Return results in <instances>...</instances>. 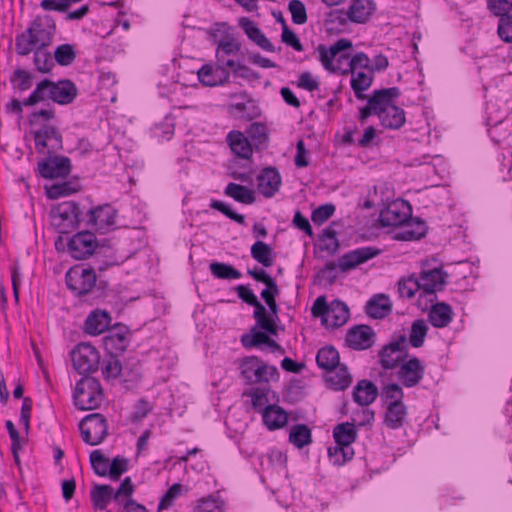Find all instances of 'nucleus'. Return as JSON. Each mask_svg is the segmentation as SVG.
I'll return each instance as SVG.
<instances>
[{
  "label": "nucleus",
  "mask_w": 512,
  "mask_h": 512,
  "mask_svg": "<svg viewBox=\"0 0 512 512\" xmlns=\"http://www.w3.org/2000/svg\"><path fill=\"white\" fill-rule=\"evenodd\" d=\"M498 35L506 43H512V15L499 18Z\"/></svg>",
  "instance_id": "63"
},
{
  "label": "nucleus",
  "mask_w": 512,
  "mask_h": 512,
  "mask_svg": "<svg viewBox=\"0 0 512 512\" xmlns=\"http://www.w3.org/2000/svg\"><path fill=\"white\" fill-rule=\"evenodd\" d=\"M96 237L91 232H79L68 242V250L75 259H85L96 250Z\"/></svg>",
  "instance_id": "17"
},
{
  "label": "nucleus",
  "mask_w": 512,
  "mask_h": 512,
  "mask_svg": "<svg viewBox=\"0 0 512 512\" xmlns=\"http://www.w3.org/2000/svg\"><path fill=\"white\" fill-rule=\"evenodd\" d=\"M263 422L270 429L275 430L283 427L288 421V414L277 405H268L263 410Z\"/></svg>",
  "instance_id": "33"
},
{
  "label": "nucleus",
  "mask_w": 512,
  "mask_h": 512,
  "mask_svg": "<svg viewBox=\"0 0 512 512\" xmlns=\"http://www.w3.org/2000/svg\"><path fill=\"white\" fill-rule=\"evenodd\" d=\"M239 369L247 384L268 382L270 378L278 375L276 367L267 365L257 356L245 357Z\"/></svg>",
  "instance_id": "7"
},
{
  "label": "nucleus",
  "mask_w": 512,
  "mask_h": 512,
  "mask_svg": "<svg viewBox=\"0 0 512 512\" xmlns=\"http://www.w3.org/2000/svg\"><path fill=\"white\" fill-rule=\"evenodd\" d=\"M417 291L422 292L421 284L419 283V277L410 275L402 278L398 282V292L402 298H412Z\"/></svg>",
  "instance_id": "48"
},
{
  "label": "nucleus",
  "mask_w": 512,
  "mask_h": 512,
  "mask_svg": "<svg viewBox=\"0 0 512 512\" xmlns=\"http://www.w3.org/2000/svg\"><path fill=\"white\" fill-rule=\"evenodd\" d=\"M333 437L338 445L335 447V454L341 452L343 455V461L339 462L338 459H335V463L342 464L347 459H351L353 452L350 450L349 446L356 440L357 431L355 429V424L350 422H345L338 424L333 430Z\"/></svg>",
  "instance_id": "14"
},
{
  "label": "nucleus",
  "mask_w": 512,
  "mask_h": 512,
  "mask_svg": "<svg viewBox=\"0 0 512 512\" xmlns=\"http://www.w3.org/2000/svg\"><path fill=\"white\" fill-rule=\"evenodd\" d=\"M351 75V88L353 89L356 98L359 100L366 99L367 97L364 94V91L372 85L373 73L371 71H354V74Z\"/></svg>",
  "instance_id": "36"
},
{
  "label": "nucleus",
  "mask_w": 512,
  "mask_h": 512,
  "mask_svg": "<svg viewBox=\"0 0 512 512\" xmlns=\"http://www.w3.org/2000/svg\"><path fill=\"white\" fill-rule=\"evenodd\" d=\"M60 135V133L53 126L44 125L39 130L33 132V137L35 141V147L38 153H45V142L53 137Z\"/></svg>",
  "instance_id": "49"
},
{
  "label": "nucleus",
  "mask_w": 512,
  "mask_h": 512,
  "mask_svg": "<svg viewBox=\"0 0 512 512\" xmlns=\"http://www.w3.org/2000/svg\"><path fill=\"white\" fill-rule=\"evenodd\" d=\"M90 497L96 510H105L113 499V488L110 485H95L91 490Z\"/></svg>",
  "instance_id": "38"
},
{
  "label": "nucleus",
  "mask_w": 512,
  "mask_h": 512,
  "mask_svg": "<svg viewBox=\"0 0 512 512\" xmlns=\"http://www.w3.org/2000/svg\"><path fill=\"white\" fill-rule=\"evenodd\" d=\"M40 175L47 179L66 177L71 171V161L65 156H55L38 165Z\"/></svg>",
  "instance_id": "18"
},
{
  "label": "nucleus",
  "mask_w": 512,
  "mask_h": 512,
  "mask_svg": "<svg viewBox=\"0 0 512 512\" xmlns=\"http://www.w3.org/2000/svg\"><path fill=\"white\" fill-rule=\"evenodd\" d=\"M210 271L219 279H239L241 277L240 271L232 265L221 262H212L210 264Z\"/></svg>",
  "instance_id": "50"
},
{
  "label": "nucleus",
  "mask_w": 512,
  "mask_h": 512,
  "mask_svg": "<svg viewBox=\"0 0 512 512\" xmlns=\"http://www.w3.org/2000/svg\"><path fill=\"white\" fill-rule=\"evenodd\" d=\"M289 441L295 447L303 448L312 442L311 430L305 424H296L290 430Z\"/></svg>",
  "instance_id": "42"
},
{
  "label": "nucleus",
  "mask_w": 512,
  "mask_h": 512,
  "mask_svg": "<svg viewBox=\"0 0 512 512\" xmlns=\"http://www.w3.org/2000/svg\"><path fill=\"white\" fill-rule=\"evenodd\" d=\"M111 323V317L105 310L92 311L85 320V332L89 335L97 336L108 329Z\"/></svg>",
  "instance_id": "27"
},
{
  "label": "nucleus",
  "mask_w": 512,
  "mask_h": 512,
  "mask_svg": "<svg viewBox=\"0 0 512 512\" xmlns=\"http://www.w3.org/2000/svg\"><path fill=\"white\" fill-rule=\"evenodd\" d=\"M131 332L129 328L122 324H117L103 339L106 351L110 355L118 356L123 354L130 344Z\"/></svg>",
  "instance_id": "16"
},
{
  "label": "nucleus",
  "mask_w": 512,
  "mask_h": 512,
  "mask_svg": "<svg viewBox=\"0 0 512 512\" xmlns=\"http://www.w3.org/2000/svg\"><path fill=\"white\" fill-rule=\"evenodd\" d=\"M76 58V51L71 44H61L54 51V59L61 66L71 65Z\"/></svg>",
  "instance_id": "51"
},
{
  "label": "nucleus",
  "mask_w": 512,
  "mask_h": 512,
  "mask_svg": "<svg viewBox=\"0 0 512 512\" xmlns=\"http://www.w3.org/2000/svg\"><path fill=\"white\" fill-rule=\"evenodd\" d=\"M95 283L96 274L93 268L76 265L66 273V285L76 296L91 292Z\"/></svg>",
  "instance_id": "8"
},
{
  "label": "nucleus",
  "mask_w": 512,
  "mask_h": 512,
  "mask_svg": "<svg viewBox=\"0 0 512 512\" xmlns=\"http://www.w3.org/2000/svg\"><path fill=\"white\" fill-rule=\"evenodd\" d=\"M258 189L265 197H272L281 186V176L276 168L267 167L257 176Z\"/></svg>",
  "instance_id": "22"
},
{
  "label": "nucleus",
  "mask_w": 512,
  "mask_h": 512,
  "mask_svg": "<svg viewBox=\"0 0 512 512\" xmlns=\"http://www.w3.org/2000/svg\"><path fill=\"white\" fill-rule=\"evenodd\" d=\"M339 353L333 346L321 348L316 355L317 365L326 371H332L339 362Z\"/></svg>",
  "instance_id": "37"
},
{
  "label": "nucleus",
  "mask_w": 512,
  "mask_h": 512,
  "mask_svg": "<svg viewBox=\"0 0 512 512\" xmlns=\"http://www.w3.org/2000/svg\"><path fill=\"white\" fill-rule=\"evenodd\" d=\"M34 52V64L38 71L42 73L50 72L54 66L52 56L45 48H36Z\"/></svg>",
  "instance_id": "52"
},
{
  "label": "nucleus",
  "mask_w": 512,
  "mask_h": 512,
  "mask_svg": "<svg viewBox=\"0 0 512 512\" xmlns=\"http://www.w3.org/2000/svg\"><path fill=\"white\" fill-rule=\"evenodd\" d=\"M392 311V302L385 294L374 295L366 304L365 312L374 319H382Z\"/></svg>",
  "instance_id": "29"
},
{
  "label": "nucleus",
  "mask_w": 512,
  "mask_h": 512,
  "mask_svg": "<svg viewBox=\"0 0 512 512\" xmlns=\"http://www.w3.org/2000/svg\"><path fill=\"white\" fill-rule=\"evenodd\" d=\"M134 492V485L132 483V480L130 477H126L118 489L114 492L113 491V500L122 503L123 498L131 499V496Z\"/></svg>",
  "instance_id": "62"
},
{
  "label": "nucleus",
  "mask_w": 512,
  "mask_h": 512,
  "mask_svg": "<svg viewBox=\"0 0 512 512\" xmlns=\"http://www.w3.org/2000/svg\"><path fill=\"white\" fill-rule=\"evenodd\" d=\"M377 386L370 380H360L353 389V400L360 406H369L378 396Z\"/></svg>",
  "instance_id": "28"
},
{
  "label": "nucleus",
  "mask_w": 512,
  "mask_h": 512,
  "mask_svg": "<svg viewBox=\"0 0 512 512\" xmlns=\"http://www.w3.org/2000/svg\"><path fill=\"white\" fill-rule=\"evenodd\" d=\"M400 96V90L397 87L384 88L373 91L367 98V105L359 109V121L364 122L371 115L385 113L394 101Z\"/></svg>",
  "instance_id": "5"
},
{
  "label": "nucleus",
  "mask_w": 512,
  "mask_h": 512,
  "mask_svg": "<svg viewBox=\"0 0 512 512\" xmlns=\"http://www.w3.org/2000/svg\"><path fill=\"white\" fill-rule=\"evenodd\" d=\"M379 120L385 128L399 129L405 123V112L402 108L394 104L390 106L385 113L380 114Z\"/></svg>",
  "instance_id": "35"
},
{
  "label": "nucleus",
  "mask_w": 512,
  "mask_h": 512,
  "mask_svg": "<svg viewBox=\"0 0 512 512\" xmlns=\"http://www.w3.org/2000/svg\"><path fill=\"white\" fill-rule=\"evenodd\" d=\"M333 370H335L334 373L328 378L331 386L335 390L346 389L352 382V376L347 367L339 363Z\"/></svg>",
  "instance_id": "45"
},
{
  "label": "nucleus",
  "mask_w": 512,
  "mask_h": 512,
  "mask_svg": "<svg viewBox=\"0 0 512 512\" xmlns=\"http://www.w3.org/2000/svg\"><path fill=\"white\" fill-rule=\"evenodd\" d=\"M241 49V43L233 34L226 33L217 41L216 59L237 54Z\"/></svg>",
  "instance_id": "41"
},
{
  "label": "nucleus",
  "mask_w": 512,
  "mask_h": 512,
  "mask_svg": "<svg viewBox=\"0 0 512 512\" xmlns=\"http://www.w3.org/2000/svg\"><path fill=\"white\" fill-rule=\"evenodd\" d=\"M293 23L302 25L307 22V12L304 3L300 0H291L288 4Z\"/></svg>",
  "instance_id": "58"
},
{
  "label": "nucleus",
  "mask_w": 512,
  "mask_h": 512,
  "mask_svg": "<svg viewBox=\"0 0 512 512\" xmlns=\"http://www.w3.org/2000/svg\"><path fill=\"white\" fill-rule=\"evenodd\" d=\"M427 225L420 218H410L402 227L401 232L395 235V238L403 241L418 240L427 233Z\"/></svg>",
  "instance_id": "30"
},
{
  "label": "nucleus",
  "mask_w": 512,
  "mask_h": 512,
  "mask_svg": "<svg viewBox=\"0 0 512 512\" xmlns=\"http://www.w3.org/2000/svg\"><path fill=\"white\" fill-rule=\"evenodd\" d=\"M371 60L364 52H358L351 56V59L346 64L347 74H354L356 69L361 68L370 71Z\"/></svg>",
  "instance_id": "56"
},
{
  "label": "nucleus",
  "mask_w": 512,
  "mask_h": 512,
  "mask_svg": "<svg viewBox=\"0 0 512 512\" xmlns=\"http://www.w3.org/2000/svg\"><path fill=\"white\" fill-rule=\"evenodd\" d=\"M487 7L496 16H508L512 9V0H487Z\"/></svg>",
  "instance_id": "60"
},
{
  "label": "nucleus",
  "mask_w": 512,
  "mask_h": 512,
  "mask_svg": "<svg viewBox=\"0 0 512 512\" xmlns=\"http://www.w3.org/2000/svg\"><path fill=\"white\" fill-rule=\"evenodd\" d=\"M336 222H332L326 229H324L321 237V249L328 253H335L339 248V241L337 239V232L334 229Z\"/></svg>",
  "instance_id": "47"
},
{
  "label": "nucleus",
  "mask_w": 512,
  "mask_h": 512,
  "mask_svg": "<svg viewBox=\"0 0 512 512\" xmlns=\"http://www.w3.org/2000/svg\"><path fill=\"white\" fill-rule=\"evenodd\" d=\"M73 367L80 374H89L98 369L100 354L90 343H79L71 352Z\"/></svg>",
  "instance_id": "12"
},
{
  "label": "nucleus",
  "mask_w": 512,
  "mask_h": 512,
  "mask_svg": "<svg viewBox=\"0 0 512 512\" xmlns=\"http://www.w3.org/2000/svg\"><path fill=\"white\" fill-rule=\"evenodd\" d=\"M346 342L349 347L356 350L368 349L375 342V332L368 325L354 326L347 332Z\"/></svg>",
  "instance_id": "20"
},
{
  "label": "nucleus",
  "mask_w": 512,
  "mask_h": 512,
  "mask_svg": "<svg viewBox=\"0 0 512 512\" xmlns=\"http://www.w3.org/2000/svg\"><path fill=\"white\" fill-rule=\"evenodd\" d=\"M197 512H224L223 504L212 497L200 500L197 506Z\"/></svg>",
  "instance_id": "64"
},
{
  "label": "nucleus",
  "mask_w": 512,
  "mask_h": 512,
  "mask_svg": "<svg viewBox=\"0 0 512 512\" xmlns=\"http://www.w3.org/2000/svg\"><path fill=\"white\" fill-rule=\"evenodd\" d=\"M128 470V460L124 457L117 456L113 458L109 466L108 476L112 480H118L120 476Z\"/></svg>",
  "instance_id": "61"
},
{
  "label": "nucleus",
  "mask_w": 512,
  "mask_h": 512,
  "mask_svg": "<svg viewBox=\"0 0 512 512\" xmlns=\"http://www.w3.org/2000/svg\"><path fill=\"white\" fill-rule=\"evenodd\" d=\"M411 216V206L407 201L396 200L389 203L379 215V221L382 226H401L405 225Z\"/></svg>",
  "instance_id": "13"
},
{
  "label": "nucleus",
  "mask_w": 512,
  "mask_h": 512,
  "mask_svg": "<svg viewBox=\"0 0 512 512\" xmlns=\"http://www.w3.org/2000/svg\"><path fill=\"white\" fill-rule=\"evenodd\" d=\"M251 256L264 267H271L274 263V251L263 241H257L252 245Z\"/></svg>",
  "instance_id": "39"
},
{
  "label": "nucleus",
  "mask_w": 512,
  "mask_h": 512,
  "mask_svg": "<svg viewBox=\"0 0 512 512\" xmlns=\"http://www.w3.org/2000/svg\"><path fill=\"white\" fill-rule=\"evenodd\" d=\"M247 134L254 142L255 146L260 147L267 144V127L262 123L257 122L251 124L247 130Z\"/></svg>",
  "instance_id": "55"
},
{
  "label": "nucleus",
  "mask_w": 512,
  "mask_h": 512,
  "mask_svg": "<svg viewBox=\"0 0 512 512\" xmlns=\"http://www.w3.org/2000/svg\"><path fill=\"white\" fill-rule=\"evenodd\" d=\"M79 429L83 441L88 445L95 446L100 444L107 436L108 424L102 414L92 413L81 420Z\"/></svg>",
  "instance_id": "9"
},
{
  "label": "nucleus",
  "mask_w": 512,
  "mask_h": 512,
  "mask_svg": "<svg viewBox=\"0 0 512 512\" xmlns=\"http://www.w3.org/2000/svg\"><path fill=\"white\" fill-rule=\"evenodd\" d=\"M259 326H254L250 329L248 333H245L241 336V344L247 348L251 349L254 347H260L261 345L268 346L273 353L278 352L283 354V348L270 336L267 334L268 332H264L258 329Z\"/></svg>",
  "instance_id": "21"
},
{
  "label": "nucleus",
  "mask_w": 512,
  "mask_h": 512,
  "mask_svg": "<svg viewBox=\"0 0 512 512\" xmlns=\"http://www.w3.org/2000/svg\"><path fill=\"white\" fill-rule=\"evenodd\" d=\"M376 10V4L372 0H351L347 9V18L354 23L366 22Z\"/></svg>",
  "instance_id": "24"
},
{
  "label": "nucleus",
  "mask_w": 512,
  "mask_h": 512,
  "mask_svg": "<svg viewBox=\"0 0 512 512\" xmlns=\"http://www.w3.org/2000/svg\"><path fill=\"white\" fill-rule=\"evenodd\" d=\"M379 363L384 370H394L408 355L407 336L394 335L392 340L382 347L378 353Z\"/></svg>",
  "instance_id": "6"
},
{
  "label": "nucleus",
  "mask_w": 512,
  "mask_h": 512,
  "mask_svg": "<svg viewBox=\"0 0 512 512\" xmlns=\"http://www.w3.org/2000/svg\"><path fill=\"white\" fill-rule=\"evenodd\" d=\"M349 316L347 305L340 300H333L326 311L324 325L328 328L340 327L348 321Z\"/></svg>",
  "instance_id": "26"
},
{
  "label": "nucleus",
  "mask_w": 512,
  "mask_h": 512,
  "mask_svg": "<svg viewBox=\"0 0 512 512\" xmlns=\"http://www.w3.org/2000/svg\"><path fill=\"white\" fill-rule=\"evenodd\" d=\"M239 26L243 29L247 37L256 43L260 48L268 52H274L275 47L271 41L262 33L256 23L247 18L242 17L239 19Z\"/></svg>",
  "instance_id": "25"
},
{
  "label": "nucleus",
  "mask_w": 512,
  "mask_h": 512,
  "mask_svg": "<svg viewBox=\"0 0 512 512\" xmlns=\"http://www.w3.org/2000/svg\"><path fill=\"white\" fill-rule=\"evenodd\" d=\"M407 417V407L404 403H388L384 417V424L391 429L401 428Z\"/></svg>",
  "instance_id": "32"
},
{
  "label": "nucleus",
  "mask_w": 512,
  "mask_h": 512,
  "mask_svg": "<svg viewBox=\"0 0 512 512\" xmlns=\"http://www.w3.org/2000/svg\"><path fill=\"white\" fill-rule=\"evenodd\" d=\"M426 372L425 363L416 356H408L396 370L395 376L405 388L418 386L424 379Z\"/></svg>",
  "instance_id": "10"
},
{
  "label": "nucleus",
  "mask_w": 512,
  "mask_h": 512,
  "mask_svg": "<svg viewBox=\"0 0 512 512\" xmlns=\"http://www.w3.org/2000/svg\"><path fill=\"white\" fill-rule=\"evenodd\" d=\"M400 383H389L382 388V396L388 403H403L404 391Z\"/></svg>",
  "instance_id": "53"
},
{
  "label": "nucleus",
  "mask_w": 512,
  "mask_h": 512,
  "mask_svg": "<svg viewBox=\"0 0 512 512\" xmlns=\"http://www.w3.org/2000/svg\"><path fill=\"white\" fill-rule=\"evenodd\" d=\"M117 212L110 205L90 209L87 214V222L95 225L98 229L108 230L115 225Z\"/></svg>",
  "instance_id": "23"
},
{
  "label": "nucleus",
  "mask_w": 512,
  "mask_h": 512,
  "mask_svg": "<svg viewBox=\"0 0 512 512\" xmlns=\"http://www.w3.org/2000/svg\"><path fill=\"white\" fill-rule=\"evenodd\" d=\"M225 195L242 204H253L255 202L254 192L245 186L236 183H229L224 191Z\"/></svg>",
  "instance_id": "40"
},
{
  "label": "nucleus",
  "mask_w": 512,
  "mask_h": 512,
  "mask_svg": "<svg viewBox=\"0 0 512 512\" xmlns=\"http://www.w3.org/2000/svg\"><path fill=\"white\" fill-rule=\"evenodd\" d=\"M82 212L77 203L67 201L59 204L56 209L52 211L53 224L57 227L60 233H69L77 224L83 220Z\"/></svg>",
  "instance_id": "11"
},
{
  "label": "nucleus",
  "mask_w": 512,
  "mask_h": 512,
  "mask_svg": "<svg viewBox=\"0 0 512 512\" xmlns=\"http://www.w3.org/2000/svg\"><path fill=\"white\" fill-rule=\"evenodd\" d=\"M255 309L253 312V317L256 320L257 326H259L264 331L268 332L270 335L276 336L278 333L277 325H273L271 321L268 319L267 310L265 306L257 300L256 305H252Z\"/></svg>",
  "instance_id": "44"
},
{
  "label": "nucleus",
  "mask_w": 512,
  "mask_h": 512,
  "mask_svg": "<svg viewBox=\"0 0 512 512\" xmlns=\"http://www.w3.org/2000/svg\"><path fill=\"white\" fill-rule=\"evenodd\" d=\"M199 81L205 86L221 85L224 82L223 75L220 73L218 66L213 68L211 65L205 64L198 71Z\"/></svg>",
  "instance_id": "43"
},
{
  "label": "nucleus",
  "mask_w": 512,
  "mask_h": 512,
  "mask_svg": "<svg viewBox=\"0 0 512 512\" xmlns=\"http://www.w3.org/2000/svg\"><path fill=\"white\" fill-rule=\"evenodd\" d=\"M452 308L446 303L432 305L428 317L430 323L436 328H443L452 321Z\"/></svg>",
  "instance_id": "34"
},
{
  "label": "nucleus",
  "mask_w": 512,
  "mask_h": 512,
  "mask_svg": "<svg viewBox=\"0 0 512 512\" xmlns=\"http://www.w3.org/2000/svg\"><path fill=\"white\" fill-rule=\"evenodd\" d=\"M55 31V21L51 16H37L28 29L16 37L15 48L17 53L26 56L36 48L49 46L53 41Z\"/></svg>",
  "instance_id": "1"
},
{
  "label": "nucleus",
  "mask_w": 512,
  "mask_h": 512,
  "mask_svg": "<svg viewBox=\"0 0 512 512\" xmlns=\"http://www.w3.org/2000/svg\"><path fill=\"white\" fill-rule=\"evenodd\" d=\"M428 326L422 319L414 321L409 333V343L414 348L422 347L427 336Z\"/></svg>",
  "instance_id": "46"
},
{
  "label": "nucleus",
  "mask_w": 512,
  "mask_h": 512,
  "mask_svg": "<svg viewBox=\"0 0 512 512\" xmlns=\"http://www.w3.org/2000/svg\"><path fill=\"white\" fill-rule=\"evenodd\" d=\"M11 82L14 88L18 89L20 92H24L31 88L32 76L25 70L17 69L11 77Z\"/></svg>",
  "instance_id": "59"
},
{
  "label": "nucleus",
  "mask_w": 512,
  "mask_h": 512,
  "mask_svg": "<svg viewBox=\"0 0 512 512\" xmlns=\"http://www.w3.org/2000/svg\"><path fill=\"white\" fill-rule=\"evenodd\" d=\"M448 274L440 267L429 270L423 269L419 276V283L422 287L420 297L429 296L430 301L435 297L437 291H441L447 283Z\"/></svg>",
  "instance_id": "15"
},
{
  "label": "nucleus",
  "mask_w": 512,
  "mask_h": 512,
  "mask_svg": "<svg viewBox=\"0 0 512 512\" xmlns=\"http://www.w3.org/2000/svg\"><path fill=\"white\" fill-rule=\"evenodd\" d=\"M103 392L98 379L83 376L77 383L73 394L74 404L79 410H92L100 406Z\"/></svg>",
  "instance_id": "4"
},
{
  "label": "nucleus",
  "mask_w": 512,
  "mask_h": 512,
  "mask_svg": "<svg viewBox=\"0 0 512 512\" xmlns=\"http://www.w3.org/2000/svg\"><path fill=\"white\" fill-rule=\"evenodd\" d=\"M352 47L351 40L340 38L329 48L325 45H319L316 51L319 61L327 71L347 75L346 64L351 59L350 50Z\"/></svg>",
  "instance_id": "3"
},
{
  "label": "nucleus",
  "mask_w": 512,
  "mask_h": 512,
  "mask_svg": "<svg viewBox=\"0 0 512 512\" xmlns=\"http://www.w3.org/2000/svg\"><path fill=\"white\" fill-rule=\"evenodd\" d=\"M76 85L70 80L53 82L44 79L36 85L34 91L24 100V105H37L48 99L60 105H68L77 97Z\"/></svg>",
  "instance_id": "2"
},
{
  "label": "nucleus",
  "mask_w": 512,
  "mask_h": 512,
  "mask_svg": "<svg viewBox=\"0 0 512 512\" xmlns=\"http://www.w3.org/2000/svg\"><path fill=\"white\" fill-rule=\"evenodd\" d=\"M335 209L336 207L332 203L320 205L319 207L313 210L311 214V220L316 225H322L333 216Z\"/></svg>",
  "instance_id": "57"
},
{
  "label": "nucleus",
  "mask_w": 512,
  "mask_h": 512,
  "mask_svg": "<svg viewBox=\"0 0 512 512\" xmlns=\"http://www.w3.org/2000/svg\"><path fill=\"white\" fill-rule=\"evenodd\" d=\"M380 250L372 247H361L342 255L338 260L339 268L345 272L379 255Z\"/></svg>",
  "instance_id": "19"
},
{
  "label": "nucleus",
  "mask_w": 512,
  "mask_h": 512,
  "mask_svg": "<svg viewBox=\"0 0 512 512\" xmlns=\"http://www.w3.org/2000/svg\"><path fill=\"white\" fill-rule=\"evenodd\" d=\"M90 462L94 472L99 476L109 474L110 462L99 450H94L90 454Z\"/></svg>",
  "instance_id": "54"
},
{
  "label": "nucleus",
  "mask_w": 512,
  "mask_h": 512,
  "mask_svg": "<svg viewBox=\"0 0 512 512\" xmlns=\"http://www.w3.org/2000/svg\"><path fill=\"white\" fill-rule=\"evenodd\" d=\"M227 141L232 152L238 157L248 159L252 155V145L242 132L230 131Z\"/></svg>",
  "instance_id": "31"
}]
</instances>
